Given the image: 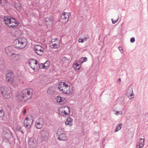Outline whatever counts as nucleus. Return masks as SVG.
Returning <instances> with one entry per match:
<instances>
[{"instance_id":"1","label":"nucleus","mask_w":148,"mask_h":148,"mask_svg":"<svg viewBox=\"0 0 148 148\" xmlns=\"http://www.w3.org/2000/svg\"><path fill=\"white\" fill-rule=\"evenodd\" d=\"M33 90L31 88H27L22 90L21 94L17 96L18 101L20 102H26L30 99L33 94Z\"/></svg>"},{"instance_id":"2","label":"nucleus","mask_w":148,"mask_h":148,"mask_svg":"<svg viewBox=\"0 0 148 148\" xmlns=\"http://www.w3.org/2000/svg\"><path fill=\"white\" fill-rule=\"evenodd\" d=\"M3 21L7 26L14 29H16L19 24L18 21L10 16H5L3 18Z\"/></svg>"},{"instance_id":"3","label":"nucleus","mask_w":148,"mask_h":148,"mask_svg":"<svg viewBox=\"0 0 148 148\" xmlns=\"http://www.w3.org/2000/svg\"><path fill=\"white\" fill-rule=\"evenodd\" d=\"M13 43L15 48L18 49H21L26 46L27 43V40L24 38H18L14 40Z\"/></svg>"},{"instance_id":"4","label":"nucleus","mask_w":148,"mask_h":148,"mask_svg":"<svg viewBox=\"0 0 148 148\" xmlns=\"http://www.w3.org/2000/svg\"><path fill=\"white\" fill-rule=\"evenodd\" d=\"M56 135L58 139L60 141L66 140L67 139V135L64 129L60 127L57 131Z\"/></svg>"},{"instance_id":"5","label":"nucleus","mask_w":148,"mask_h":148,"mask_svg":"<svg viewBox=\"0 0 148 148\" xmlns=\"http://www.w3.org/2000/svg\"><path fill=\"white\" fill-rule=\"evenodd\" d=\"M0 90L1 94L5 98L9 99L11 98L12 94L7 88L2 86L0 88Z\"/></svg>"},{"instance_id":"6","label":"nucleus","mask_w":148,"mask_h":148,"mask_svg":"<svg viewBox=\"0 0 148 148\" xmlns=\"http://www.w3.org/2000/svg\"><path fill=\"white\" fill-rule=\"evenodd\" d=\"M14 76L13 72L11 70L7 71L5 76L6 81L9 84L13 83Z\"/></svg>"},{"instance_id":"7","label":"nucleus","mask_w":148,"mask_h":148,"mask_svg":"<svg viewBox=\"0 0 148 148\" xmlns=\"http://www.w3.org/2000/svg\"><path fill=\"white\" fill-rule=\"evenodd\" d=\"M44 48L41 45H36L34 47V50L38 55L41 56L43 53Z\"/></svg>"},{"instance_id":"8","label":"nucleus","mask_w":148,"mask_h":148,"mask_svg":"<svg viewBox=\"0 0 148 148\" xmlns=\"http://www.w3.org/2000/svg\"><path fill=\"white\" fill-rule=\"evenodd\" d=\"M28 63L30 67L34 71L37 66L38 62L36 60L32 59L28 61Z\"/></svg>"},{"instance_id":"9","label":"nucleus","mask_w":148,"mask_h":148,"mask_svg":"<svg viewBox=\"0 0 148 148\" xmlns=\"http://www.w3.org/2000/svg\"><path fill=\"white\" fill-rule=\"evenodd\" d=\"M44 123V121L43 119L39 118L36 120V127L38 129H40L43 127Z\"/></svg>"},{"instance_id":"10","label":"nucleus","mask_w":148,"mask_h":148,"mask_svg":"<svg viewBox=\"0 0 148 148\" xmlns=\"http://www.w3.org/2000/svg\"><path fill=\"white\" fill-rule=\"evenodd\" d=\"M33 122V120L30 119L26 117L25 119L24 124L25 127L29 129L31 127Z\"/></svg>"},{"instance_id":"11","label":"nucleus","mask_w":148,"mask_h":148,"mask_svg":"<svg viewBox=\"0 0 148 148\" xmlns=\"http://www.w3.org/2000/svg\"><path fill=\"white\" fill-rule=\"evenodd\" d=\"M55 88L53 86H51L48 88L47 90V92L49 95L53 96L56 94V91Z\"/></svg>"},{"instance_id":"12","label":"nucleus","mask_w":148,"mask_h":148,"mask_svg":"<svg viewBox=\"0 0 148 148\" xmlns=\"http://www.w3.org/2000/svg\"><path fill=\"white\" fill-rule=\"evenodd\" d=\"M41 137L42 140L47 139L48 136V134L46 130H43L41 132Z\"/></svg>"},{"instance_id":"13","label":"nucleus","mask_w":148,"mask_h":148,"mask_svg":"<svg viewBox=\"0 0 148 148\" xmlns=\"http://www.w3.org/2000/svg\"><path fill=\"white\" fill-rule=\"evenodd\" d=\"M70 15V13L63 12L61 14V18L64 21L66 20V21H67Z\"/></svg>"},{"instance_id":"14","label":"nucleus","mask_w":148,"mask_h":148,"mask_svg":"<svg viewBox=\"0 0 148 148\" xmlns=\"http://www.w3.org/2000/svg\"><path fill=\"white\" fill-rule=\"evenodd\" d=\"M47 25H51L53 23V18L52 16H50L49 17H46L45 19Z\"/></svg>"},{"instance_id":"15","label":"nucleus","mask_w":148,"mask_h":148,"mask_svg":"<svg viewBox=\"0 0 148 148\" xmlns=\"http://www.w3.org/2000/svg\"><path fill=\"white\" fill-rule=\"evenodd\" d=\"M61 60L62 62V64L63 65H67L70 62V58H67L65 57H62Z\"/></svg>"},{"instance_id":"16","label":"nucleus","mask_w":148,"mask_h":148,"mask_svg":"<svg viewBox=\"0 0 148 148\" xmlns=\"http://www.w3.org/2000/svg\"><path fill=\"white\" fill-rule=\"evenodd\" d=\"M144 138H140L139 142L137 144L136 148H140L143 147L144 142Z\"/></svg>"},{"instance_id":"17","label":"nucleus","mask_w":148,"mask_h":148,"mask_svg":"<svg viewBox=\"0 0 148 148\" xmlns=\"http://www.w3.org/2000/svg\"><path fill=\"white\" fill-rule=\"evenodd\" d=\"M77 62H76V63L74 64L73 65V67L74 68L75 70L76 71H78L81 67V65H80Z\"/></svg>"},{"instance_id":"18","label":"nucleus","mask_w":148,"mask_h":148,"mask_svg":"<svg viewBox=\"0 0 148 148\" xmlns=\"http://www.w3.org/2000/svg\"><path fill=\"white\" fill-rule=\"evenodd\" d=\"M72 119L70 116H69L66 119V121L65 122V124L66 125H69L70 126L72 125Z\"/></svg>"},{"instance_id":"19","label":"nucleus","mask_w":148,"mask_h":148,"mask_svg":"<svg viewBox=\"0 0 148 148\" xmlns=\"http://www.w3.org/2000/svg\"><path fill=\"white\" fill-rule=\"evenodd\" d=\"M49 47L51 49H58L60 47L59 43L58 42L57 43H54L51 44V45H50Z\"/></svg>"},{"instance_id":"20","label":"nucleus","mask_w":148,"mask_h":148,"mask_svg":"<svg viewBox=\"0 0 148 148\" xmlns=\"http://www.w3.org/2000/svg\"><path fill=\"white\" fill-rule=\"evenodd\" d=\"M14 6L18 11H20L21 10V5L20 3H16L14 4Z\"/></svg>"},{"instance_id":"21","label":"nucleus","mask_w":148,"mask_h":148,"mask_svg":"<svg viewBox=\"0 0 148 148\" xmlns=\"http://www.w3.org/2000/svg\"><path fill=\"white\" fill-rule=\"evenodd\" d=\"M64 85L66 86H67V84H66L65 82H61L59 83L58 85V88L60 91H61V90L62 89Z\"/></svg>"},{"instance_id":"22","label":"nucleus","mask_w":148,"mask_h":148,"mask_svg":"<svg viewBox=\"0 0 148 148\" xmlns=\"http://www.w3.org/2000/svg\"><path fill=\"white\" fill-rule=\"evenodd\" d=\"M43 63H41L39 64L38 63L36 69V71H37L39 69H45Z\"/></svg>"},{"instance_id":"23","label":"nucleus","mask_w":148,"mask_h":148,"mask_svg":"<svg viewBox=\"0 0 148 148\" xmlns=\"http://www.w3.org/2000/svg\"><path fill=\"white\" fill-rule=\"evenodd\" d=\"M69 85L67 84V86H66L65 85H64V86L63 87V88L61 90V91H62V92L64 94H66V93L67 92V89L69 88Z\"/></svg>"},{"instance_id":"24","label":"nucleus","mask_w":148,"mask_h":148,"mask_svg":"<svg viewBox=\"0 0 148 148\" xmlns=\"http://www.w3.org/2000/svg\"><path fill=\"white\" fill-rule=\"evenodd\" d=\"M57 102L62 103L64 100V98H62L59 96H58L56 98Z\"/></svg>"},{"instance_id":"25","label":"nucleus","mask_w":148,"mask_h":148,"mask_svg":"<svg viewBox=\"0 0 148 148\" xmlns=\"http://www.w3.org/2000/svg\"><path fill=\"white\" fill-rule=\"evenodd\" d=\"M123 124L122 123H121L118 124L116 127L115 130L114 131L115 132H116L121 128V126Z\"/></svg>"},{"instance_id":"26","label":"nucleus","mask_w":148,"mask_h":148,"mask_svg":"<svg viewBox=\"0 0 148 148\" xmlns=\"http://www.w3.org/2000/svg\"><path fill=\"white\" fill-rule=\"evenodd\" d=\"M50 64L48 60L46 61L44 63H43L45 69H48Z\"/></svg>"},{"instance_id":"27","label":"nucleus","mask_w":148,"mask_h":148,"mask_svg":"<svg viewBox=\"0 0 148 148\" xmlns=\"http://www.w3.org/2000/svg\"><path fill=\"white\" fill-rule=\"evenodd\" d=\"M67 92L66 93V94H72L73 92V88H70L69 86V88L67 90Z\"/></svg>"},{"instance_id":"28","label":"nucleus","mask_w":148,"mask_h":148,"mask_svg":"<svg viewBox=\"0 0 148 148\" xmlns=\"http://www.w3.org/2000/svg\"><path fill=\"white\" fill-rule=\"evenodd\" d=\"M34 138H31L29 140L28 143L29 145H32L34 143Z\"/></svg>"},{"instance_id":"29","label":"nucleus","mask_w":148,"mask_h":148,"mask_svg":"<svg viewBox=\"0 0 148 148\" xmlns=\"http://www.w3.org/2000/svg\"><path fill=\"white\" fill-rule=\"evenodd\" d=\"M4 115V112L3 110L1 108H0V118H1Z\"/></svg>"},{"instance_id":"30","label":"nucleus","mask_w":148,"mask_h":148,"mask_svg":"<svg viewBox=\"0 0 148 148\" xmlns=\"http://www.w3.org/2000/svg\"><path fill=\"white\" fill-rule=\"evenodd\" d=\"M132 91H133L132 88L131 90L129 89L127 90L126 95L128 97L130 96V95L132 93Z\"/></svg>"},{"instance_id":"31","label":"nucleus","mask_w":148,"mask_h":148,"mask_svg":"<svg viewBox=\"0 0 148 148\" xmlns=\"http://www.w3.org/2000/svg\"><path fill=\"white\" fill-rule=\"evenodd\" d=\"M133 94V91H132V93L130 95V96L128 97L130 99H131L134 97Z\"/></svg>"},{"instance_id":"32","label":"nucleus","mask_w":148,"mask_h":148,"mask_svg":"<svg viewBox=\"0 0 148 148\" xmlns=\"http://www.w3.org/2000/svg\"><path fill=\"white\" fill-rule=\"evenodd\" d=\"M82 59L83 58H80L79 60L77 61V62L80 64L81 65V64L84 62V61L82 60Z\"/></svg>"},{"instance_id":"33","label":"nucleus","mask_w":148,"mask_h":148,"mask_svg":"<svg viewBox=\"0 0 148 148\" xmlns=\"http://www.w3.org/2000/svg\"><path fill=\"white\" fill-rule=\"evenodd\" d=\"M57 39V38L56 39H52L50 42L49 44L50 45H51V44L53 43V42H55L56 41V40Z\"/></svg>"},{"instance_id":"34","label":"nucleus","mask_w":148,"mask_h":148,"mask_svg":"<svg viewBox=\"0 0 148 148\" xmlns=\"http://www.w3.org/2000/svg\"><path fill=\"white\" fill-rule=\"evenodd\" d=\"M59 114L61 116H64V113L63 112V111H60V110H59Z\"/></svg>"},{"instance_id":"35","label":"nucleus","mask_w":148,"mask_h":148,"mask_svg":"<svg viewBox=\"0 0 148 148\" xmlns=\"http://www.w3.org/2000/svg\"><path fill=\"white\" fill-rule=\"evenodd\" d=\"M119 49L121 53L123 52V49L121 46H119Z\"/></svg>"},{"instance_id":"36","label":"nucleus","mask_w":148,"mask_h":148,"mask_svg":"<svg viewBox=\"0 0 148 148\" xmlns=\"http://www.w3.org/2000/svg\"><path fill=\"white\" fill-rule=\"evenodd\" d=\"M135 41V39L134 37H132L131 38L130 41L132 43L134 42Z\"/></svg>"},{"instance_id":"37","label":"nucleus","mask_w":148,"mask_h":148,"mask_svg":"<svg viewBox=\"0 0 148 148\" xmlns=\"http://www.w3.org/2000/svg\"><path fill=\"white\" fill-rule=\"evenodd\" d=\"M118 19H119V18H118L117 19H116V20H115L114 21L113 20V19L112 18L111 19V20L112 21V23L113 24H115V23H116V22H117V21H118Z\"/></svg>"},{"instance_id":"38","label":"nucleus","mask_w":148,"mask_h":148,"mask_svg":"<svg viewBox=\"0 0 148 148\" xmlns=\"http://www.w3.org/2000/svg\"><path fill=\"white\" fill-rule=\"evenodd\" d=\"M81 58H83L82 60L84 62H86L87 60V58L86 57H82Z\"/></svg>"},{"instance_id":"39","label":"nucleus","mask_w":148,"mask_h":148,"mask_svg":"<svg viewBox=\"0 0 148 148\" xmlns=\"http://www.w3.org/2000/svg\"><path fill=\"white\" fill-rule=\"evenodd\" d=\"M78 41L79 42H83L84 41L83 39L79 38L78 40Z\"/></svg>"},{"instance_id":"40","label":"nucleus","mask_w":148,"mask_h":148,"mask_svg":"<svg viewBox=\"0 0 148 148\" xmlns=\"http://www.w3.org/2000/svg\"><path fill=\"white\" fill-rule=\"evenodd\" d=\"M116 114L117 115H118L119 114H122V112L121 111H117L116 113Z\"/></svg>"},{"instance_id":"41","label":"nucleus","mask_w":148,"mask_h":148,"mask_svg":"<svg viewBox=\"0 0 148 148\" xmlns=\"http://www.w3.org/2000/svg\"><path fill=\"white\" fill-rule=\"evenodd\" d=\"M16 129L18 131H21V127H17V128Z\"/></svg>"},{"instance_id":"42","label":"nucleus","mask_w":148,"mask_h":148,"mask_svg":"<svg viewBox=\"0 0 148 148\" xmlns=\"http://www.w3.org/2000/svg\"><path fill=\"white\" fill-rule=\"evenodd\" d=\"M10 49H11V48H10V47H8V48H6V49H5V52L7 53H8V50H9Z\"/></svg>"},{"instance_id":"43","label":"nucleus","mask_w":148,"mask_h":148,"mask_svg":"<svg viewBox=\"0 0 148 148\" xmlns=\"http://www.w3.org/2000/svg\"><path fill=\"white\" fill-rule=\"evenodd\" d=\"M89 38L88 37H85L83 39L84 40V42L86 40L88 39Z\"/></svg>"},{"instance_id":"44","label":"nucleus","mask_w":148,"mask_h":148,"mask_svg":"<svg viewBox=\"0 0 148 148\" xmlns=\"http://www.w3.org/2000/svg\"><path fill=\"white\" fill-rule=\"evenodd\" d=\"M63 112L64 113V114L65 115H66L68 114V113L66 112V111L65 110H63Z\"/></svg>"},{"instance_id":"45","label":"nucleus","mask_w":148,"mask_h":148,"mask_svg":"<svg viewBox=\"0 0 148 148\" xmlns=\"http://www.w3.org/2000/svg\"><path fill=\"white\" fill-rule=\"evenodd\" d=\"M26 109H24L23 111V114H24L26 112Z\"/></svg>"},{"instance_id":"46","label":"nucleus","mask_w":148,"mask_h":148,"mask_svg":"<svg viewBox=\"0 0 148 148\" xmlns=\"http://www.w3.org/2000/svg\"><path fill=\"white\" fill-rule=\"evenodd\" d=\"M118 82H119V83L120 84L121 82V79L120 78H119L118 80Z\"/></svg>"},{"instance_id":"47","label":"nucleus","mask_w":148,"mask_h":148,"mask_svg":"<svg viewBox=\"0 0 148 148\" xmlns=\"http://www.w3.org/2000/svg\"><path fill=\"white\" fill-rule=\"evenodd\" d=\"M22 134H24V132L23 131L21 130V131H20Z\"/></svg>"},{"instance_id":"48","label":"nucleus","mask_w":148,"mask_h":148,"mask_svg":"<svg viewBox=\"0 0 148 148\" xmlns=\"http://www.w3.org/2000/svg\"><path fill=\"white\" fill-rule=\"evenodd\" d=\"M66 107L68 108V109H69V112H70V110L69 108L67 106Z\"/></svg>"},{"instance_id":"49","label":"nucleus","mask_w":148,"mask_h":148,"mask_svg":"<svg viewBox=\"0 0 148 148\" xmlns=\"http://www.w3.org/2000/svg\"><path fill=\"white\" fill-rule=\"evenodd\" d=\"M2 3V0H0V4Z\"/></svg>"}]
</instances>
